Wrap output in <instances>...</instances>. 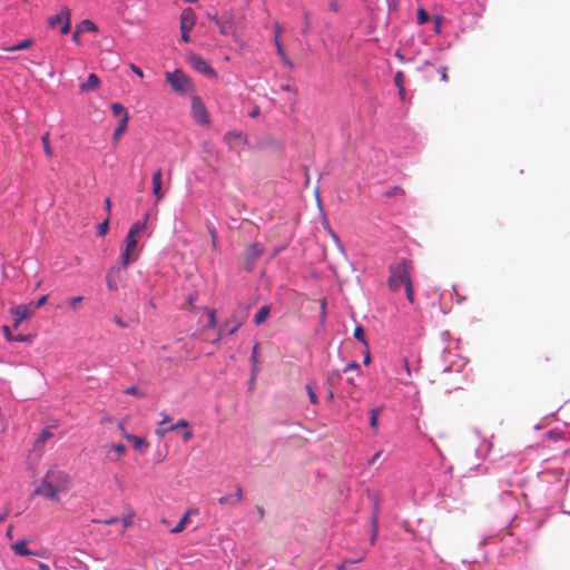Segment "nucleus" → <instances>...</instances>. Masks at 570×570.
I'll return each mask as SVG.
<instances>
[{"instance_id":"1","label":"nucleus","mask_w":570,"mask_h":570,"mask_svg":"<svg viewBox=\"0 0 570 570\" xmlns=\"http://www.w3.org/2000/svg\"><path fill=\"white\" fill-rule=\"evenodd\" d=\"M72 485L71 476L58 466H51L43 475L33 495L43 497L50 501L59 502L61 495L67 494Z\"/></svg>"},{"instance_id":"2","label":"nucleus","mask_w":570,"mask_h":570,"mask_svg":"<svg viewBox=\"0 0 570 570\" xmlns=\"http://www.w3.org/2000/svg\"><path fill=\"white\" fill-rule=\"evenodd\" d=\"M412 271L413 263L406 258H400L389 266L390 276L387 278V286L392 292H396L404 286L406 298L411 304L414 303Z\"/></svg>"},{"instance_id":"3","label":"nucleus","mask_w":570,"mask_h":570,"mask_svg":"<svg viewBox=\"0 0 570 570\" xmlns=\"http://www.w3.org/2000/svg\"><path fill=\"white\" fill-rule=\"evenodd\" d=\"M166 79L176 92L183 95L194 92V86L191 83V80L185 72H183L179 69L171 72H166Z\"/></svg>"},{"instance_id":"4","label":"nucleus","mask_w":570,"mask_h":570,"mask_svg":"<svg viewBox=\"0 0 570 570\" xmlns=\"http://www.w3.org/2000/svg\"><path fill=\"white\" fill-rule=\"evenodd\" d=\"M139 258L138 239L132 236H126L125 247L120 253L118 263L126 268Z\"/></svg>"},{"instance_id":"5","label":"nucleus","mask_w":570,"mask_h":570,"mask_svg":"<svg viewBox=\"0 0 570 570\" xmlns=\"http://www.w3.org/2000/svg\"><path fill=\"white\" fill-rule=\"evenodd\" d=\"M264 253V247L259 243H254L247 246L244 253L245 268L250 272L254 269L256 262Z\"/></svg>"},{"instance_id":"6","label":"nucleus","mask_w":570,"mask_h":570,"mask_svg":"<svg viewBox=\"0 0 570 570\" xmlns=\"http://www.w3.org/2000/svg\"><path fill=\"white\" fill-rule=\"evenodd\" d=\"M196 23V17L193 9L187 8L180 14V32L181 40L188 42L190 40L189 32Z\"/></svg>"},{"instance_id":"7","label":"nucleus","mask_w":570,"mask_h":570,"mask_svg":"<svg viewBox=\"0 0 570 570\" xmlns=\"http://www.w3.org/2000/svg\"><path fill=\"white\" fill-rule=\"evenodd\" d=\"M188 63L191 66L193 69L196 71L209 77L215 78L216 71L214 68H212L208 62L199 55L190 53L187 58Z\"/></svg>"},{"instance_id":"8","label":"nucleus","mask_w":570,"mask_h":570,"mask_svg":"<svg viewBox=\"0 0 570 570\" xmlns=\"http://www.w3.org/2000/svg\"><path fill=\"white\" fill-rule=\"evenodd\" d=\"M191 114L196 122L200 125H207L209 122L207 109L198 96H194L191 99Z\"/></svg>"},{"instance_id":"9","label":"nucleus","mask_w":570,"mask_h":570,"mask_svg":"<svg viewBox=\"0 0 570 570\" xmlns=\"http://www.w3.org/2000/svg\"><path fill=\"white\" fill-rule=\"evenodd\" d=\"M49 24L56 27L62 24L60 32L67 35L70 31V11L69 9H62L58 14L49 19Z\"/></svg>"},{"instance_id":"10","label":"nucleus","mask_w":570,"mask_h":570,"mask_svg":"<svg viewBox=\"0 0 570 570\" xmlns=\"http://www.w3.org/2000/svg\"><path fill=\"white\" fill-rule=\"evenodd\" d=\"M12 551L20 557H27V556H36L40 558H47L48 551L47 550H39V551H32L28 548L27 541L19 540L11 544Z\"/></svg>"},{"instance_id":"11","label":"nucleus","mask_w":570,"mask_h":570,"mask_svg":"<svg viewBox=\"0 0 570 570\" xmlns=\"http://www.w3.org/2000/svg\"><path fill=\"white\" fill-rule=\"evenodd\" d=\"M124 267L117 262L107 273L106 283L109 291H117L118 284L121 279V269Z\"/></svg>"},{"instance_id":"12","label":"nucleus","mask_w":570,"mask_h":570,"mask_svg":"<svg viewBox=\"0 0 570 570\" xmlns=\"http://www.w3.org/2000/svg\"><path fill=\"white\" fill-rule=\"evenodd\" d=\"M153 194L156 197V203H159L164 199L165 195L163 191V171L160 168L156 169L153 174Z\"/></svg>"},{"instance_id":"13","label":"nucleus","mask_w":570,"mask_h":570,"mask_svg":"<svg viewBox=\"0 0 570 570\" xmlns=\"http://www.w3.org/2000/svg\"><path fill=\"white\" fill-rule=\"evenodd\" d=\"M31 313H33L32 311H30L29 306L27 305H18L13 308H11V314L13 315L14 317V324H13V327L14 328H18L19 324L24 321L26 318H28Z\"/></svg>"},{"instance_id":"14","label":"nucleus","mask_w":570,"mask_h":570,"mask_svg":"<svg viewBox=\"0 0 570 570\" xmlns=\"http://www.w3.org/2000/svg\"><path fill=\"white\" fill-rule=\"evenodd\" d=\"M242 500H243V489L240 485H236L235 494L223 495L218 499V502L223 505L230 504V505L235 507L238 503H240Z\"/></svg>"},{"instance_id":"15","label":"nucleus","mask_w":570,"mask_h":570,"mask_svg":"<svg viewBox=\"0 0 570 570\" xmlns=\"http://www.w3.org/2000/svg\"><path fill=\"white\" fill-rule=\"evenodd\" d=\"M224 140L230 146V147H234V146H238V145H244L246 144L247 141V138L244 134L242 132H238V131H229L227 134H225L224 136Z\"/></svg>"},{"instance_id":"16","label":"nucleus","mask_w":570,"mask_h":570,"mask_svg":"<svg viewBox=\"0 0 570 570\" xmlns=\"http://www.w3.org/2000/svg\"><path fill=\"white\" fill-rule=\"evenodd\" d=\"M100 86V79L96 73H90L86 82L80 85V91L87 92L96 90Z\"/></svg>"},{"instance_id":"17","label":"nucleus","mask_w":570,"mask_h":570,"mask_svg":"<svg viewBox=\"0 0 570 570\" xmlns=\"http://www.w3.org/2000/svg\"><path fill=\"white\" fill-rule=\"evenodd\" d=\"M148 218L149 215L146 214L142 222L134 223L129 228L127 236H132L134 238L138 239L139 234H141L146 229Z\"/></svg>"},{"instance_id":"18","label":"nucleus","mask_w":570,"mask_h":570,"mask_svg":"<svg viewBox=\"0 0 570 570\" xmlns=\"http://www.w3.org/2000/svg\"><path fill=\"white\" fill-rule=\"evenodd\" d=\"M195 513H197L196 510H193V509L188 510L184 514V517L179 520V522L170 530V532L171 533H180V532H183L186 529V527H187V524L189 522L190 515L195 514Z\"/></svg>"},{"instance_id":"19","label":"nucleus","mask_w":570,"mask_h":570,"mask_svg":"<svg viewBox=\"0 0 570 570\" xmlns=\"http://www.w3.org/2000/svg\"><path fill=\"white\" fill-rule=\"evenodd\" d=\"M129 116H124L120 118L119 124L117 128L114 131V140L117 142L119 138L124 135V132L127 130Z\"/></svg>"},{"instance_id":"20","label":"nucleus","mask_w":570,"mask_h":570,"mask_svg":"<svg viewBox=\"0 0 570 570\" xmlns=\"http://www.w3.org/2000/svg\"><path fill=\"white\" fill-rule=\"evenodd\" d=\"M209 18L217 24L220 33L229 35L233 30V24L230 21H222L216 16H209Z\"/></svg>"},{"instance_id":"21","label":"nucleus","mask_w":570,"mask_h":570,"mask_svg":"<svg viewBox=\"0 0 570 570\" xmlns=\"http://www.w3.org/2000/svg\"><path fill=\"white\" fill-rule=\"evenodd\" d=\"M108 450H107V454L109 455L111 452H116V456L115 458H110L111 461L116 462L118 461V459L125 453L126 451V446L125 444L122 443H118V444H111V445H108L106 446Z\"/></svg>"},{"instance_id":"22","label":"nucleus","mask_w":570,"mask_h":570,"mask_svg":"<svg viewBox=\"0 0 570 570\" xmlns=\"http://www.w3.org/2000/svg\"><path fill=\"white\" fill-rule=\"evenodd\" d=\"M252 372H253V380L256 379L257 372H258V344H255L252 351Z\"/></svg>"},{"instance_id":"23","label":"nucleus","mask_w":570,"mask_h":570,"mask_svg":"<svg viewBox=\"0 0 570 570\" xmlns=\"http://www.w3.org/2000/svg\"><path fill=\"white\" fill-rule=\"evenodd\" d=\"M372 527H373V531H372V535H371V543L374 544L376 537H377V531H379V508H377V505L375 507V511L372 517Z\"/></svg>"},{"instance_id":"24","label":"nucleus","mask_w":570,"mask_h":570,"mask_svg":"<svg viewBox=\"0 0 570 570\" xmlns=\"http://www.w3.org/2000/svg\"><path fill=\"white\" fill-rule=\"evenodd\" d=\"M269 315V307L262 306L257 314L255 315L254 322L256 325L263 324Z\"/></svg>"},{"instance_id":"25","label":"nucleus","mask_w":570,"mask_h":570,"mask_svg":"<svg viewBox=\"0 0 570 570\" xmlns=\"http://www.w3.org/2000/svg\"><path fill=\"white\" fill-rule=\"evenodd\" d=\"M32 45H33V41L31 39H26L12 47L6 48V50L9 52L26 50V49H29Z\"/></svg>"},{"instance_id":"26","label":"nucleus","mask_w":570,"mask_h":570,"mask_svg":"<svg viewBox=\"0 0 570 570\" xmlns=\"http://www.w3.org/2000/svg\"><path fill=\"white\" fill-rule=\"evenodd\" d=\"M239 326H240V323H235L233 326L229 327V322H226L219 328V336H222L223 334L233 335L234 333L237 332Z\"/></svg>"},{"instance_id":"27","label":"nucleus","mask_w":570,"mask_h":570,"mask_svg":"<svg viewBox=\"0 0 570 570\" xmlns=\"http://www.w3.org/2000/svg\"><path fill=\"white\" fill-rule=\"evenodd\" d=\"M77 29L81 32H92L97 30V26L90 20H83L77 27Z\"/></svg>"},{"instance_id":"28","label":"nucleus","mask_w":570,"mask_h":570,"mask_svg":"<svg viewBox=\"0 0 570 570\" xmlns=\"http://www.w3.org/2000/svg\"><path fill=\"white\" fill-rule=\"evenodd\" d=\"M125 438H126L128 441L132 442L134 448H135L136 450H141V448H142L144 445H146V441H145V439H142V438H139V436H136V435H132V434H126V435H125Z\"/></svg>"},{"instance_id":"29","label":"nucleus","mask_w":570,"mask_h":570,"mask_svg":"<svg viewBox=\"0 0 570 570\" xmlns=\"http://www.w3.org/2000/svg\"><path fill=\"white\" fill-rule=\"evenodd\" d=\"M51 436H52V433L48 429L42 430V432L39 434V436L36 441V446L42 448L45 445V443L47 442V440H49Z\"/></svg>"},{"instance_id":"30","label":"nucleus","mask_w":570,"mask_h":570,"mask_svg":"<svg viewBox=\"0 0 570 570\" xmlns=\"http://www.w3.org/2000/svg\"><path fill=\"white\" fill-rule=\"evenodd\" d=\"M341 380V372L337 370L331 371L327 374V383L330 387H335L336 383Z\"/></svg>"},{"instance_id":"31","label":"nucleus","mask_w":570,"mask_h":570,"mask_svg":"<svg viewBox=\"0 0 570 570\" xmlns=\"http://www.w3.org/2000/svg\"><path fill=\"white\" fill-rule=\"evenodd\" d=\"M41 142L43 145V150H45L46 156L49 158L52 157L53 153L50 147L49 132H46L42 135Z\"/></svg>"},{"instance_id":"32","label":"nucleus","mask_w":570,"mask_h":570,"mask_svg":"<svg viewBox=\"0 0 570 570\" xmlns=\"http://www.w3.org/2000/svg\"><path fill=\"white\" fill-rule=\"evenodd\" d=\"M111 110H112L114 116H116V117L120 116L122 118L124 116H129L126 108L119 102L112 104Z\"/></svg>"},{"instance_id":"33","label":"nucleus","mask_w":570,"mask_h":570,"mask_svg":"<svg viewBox=\"0 0 570 570\" xmlns=\"http://www.w3.org/2000/svg\"><path fill=\"white\" fill-rule=\"evenodd\" d=\"M382 412V407H375L371 410L370 425L373 429H377L379 415Z\"/></svg>"},{"instance_id":"34","label":"nucleus","mask_w":570,"mask_h":570,"mask_svg":"<svg viewBox=\"0 0 570 570\" xmlns=\"http://www.w3.org/2000/svg\"><path fill=\"white\" fill-rule=\"evenodd\" d=\"M354 337L360 341L363 345L367 346V341L365 338L364 328L361 325H357L354 328Z\"/></svg>"},{"instance_id":"35","label":"nucleus","mask_w":570,"mask_h":570,"mask_svg":"<svg viewBox=\"0 0 570 570\" xmlns=\"http://www.w3.org/2000/svg\"><path fill=\"white\" fill-rule=\"evenodd\" d=\"M306 391H307V394H308L309 402H311L312 404H317V403H318V397H317V395H316V393H315L314 385H313V384H311V383H308V384L306 385Z\"/></svg>"},{"instance_id":"36","label":"nucleus","mask_w":570,"mask_h":570,"mask_svg":"<svg viewBox=\"0 0 570 570\" xmlns=\"http://www.w3.org/2000/svg\"><path fill=\"white\" fill-rule=\"evenodd\" d=\"M275 43H276V47H277V52L279 55V57L282 58V60L288 66V67H292V62L286 58L285 53H284V50H283V47L282 45L279 43V40H278V37L275 38Z\"/></svg>"},{"instance_id":"37","label":"nucleus","mask_w":570,"mask_h":570,"mask_svg":"<svg viewBox=\"0 0 570 570\" xmlns=\"http://www.w3.org/2000/svg\"><path fill=\"white\" fill-rule=\"evenodd\" d=\"M405 76L402 71H397L394 76V83L397 89L404 88Z\"/></svg>"},{"instance_id":"38","label":"nucleus","mask_w":570,"mask_h":570,"mask_svg":"<svg viewBox=\"0 0 570 570\" xmlns=\"http://www.w3.org/2000/svg\"><path fill=\"white\" fill-rule=\"evenodd\" d=\"M429 13L426 12V10H424L423 8H420L417 10V23L419 24H424L429 21Z\"/></svg>"},{"instance_id":"39","label":"nucleus","mask_w":570,"mask_h":570,"mask_svg":"<svg viewBox=\"0 0 570 570\" xmlns=\"http://www.w3.org/2000/svg\"><path fill=\"white\" fill-rule=\"evenodd\" d=\"M109 228V218L105 219L101 224L98 225L97 235L105 236Z\"/></svg>"},{"instance_id":"40","label":"nucleus","mask_w":570,"mask_h":570,"mask_svg":"<svg viewBox=\"0 0 570 570\" xmlns=\"http://www.w3.org/2000/svg\"><path fill=\"white\" fill-rule=\"evenodd\" d=\"M217 325V318H216V313L214 309H209L208 311V323H207V327L208 328H214L216 327Z\"/></svg>"},{"instance_id":"41","label":"nucleus","mask_w":570,"mask_h":570,"mask_svg":"<svg viewBox=\"0 0 570 570\" xmlns=\"http://www.w3.org/2000/svg\"><path fill=\"white\" fill-rule=\"evenodd\" d=\"M180 428H183V429H190L188 421L185 420V419H179L177 421V423L170 425V430H173V431H175L177 429H180Z\"/></svg>"},{"instance_id":"42","label":"nucleus","mask_w":570,"mask_h":570,"mask_svg":"<svg viewBox=\"0 0 570 570\" xmlns=\"http://www.w3.org/2000/svg\"><path fill=\"white\" fill-rule=\"evenodd\" d=\"M83 297L82 296H76V297H71L68 299V304L69 306L72 308V309H78L79 307V304L82 302Z\"/></svg>"},{"instance_id":"43","label":"nucleus","mask_w":570,"mask_h":570,"mask_svg":"<svg viewBox=\"0 0 570 570\" xmlns=\"http://www.w3.org/2000/svg\"><path fill=\"white\" fill-rule=\"evenodd\" d=\"M134 512L130 511L124 519H122V523H124V528L127 529V528H130L132 525V519H134Z\"/></svg>"},{"instance_id":"44","label":"nucleus","mask_w":570,"mask_h":570,"mask_svg":"<svg viewBox=\"0 0 570 570\" xmlns=\"http://www.w3.org/2000/svg\"><path fill=\"white\" fill-rule=\"evenodd\" d=\"M126 394H129V395H136V396H140V397H144L145 394L140 393L138 387L137 386H129L127 387L125 391H124Z\"/></svg>"},{"instance_id":"45","label":"nucleus","mask_w":570,"mask_h":570,"mask_svg":"<svg viewBox=\"0 0 570 570\" xmlns=\"http://www.w3.org/2000/svg\"><path fill=\"white\" fill-rule=\"evenodd\" d=\"M48 299V295H42L38 301L37 303L33 305V309L32 312H35L36 309L40 308L41 306H43L46 304Z\"/></svg>"},{"instance_id":"46","label":"nucleus","mask_w":570,"mask_h":570,"mask_svg":"<svg viewBox=\"0 0 570 570\" xmlns=\"http://www.w3.org/2000/svg\"><path fill=\"white\" fill-rule=\"evenodd\" d=\"M193 438H194L193 430H191V429H184L183 440H184L185 442H188V441H190Z\"/></svg>"},{"instance_id":"47","label":"nucleus","mask_w":570,"mask_h":570,"mask_svg":"<svg viewBox=\"0 0 570 570\" xmlns=\"http://www.w3.org/2000/svg\"><path fill=\"white\" fill-rule=\"evenodd\" d=\"M352 370L358 371L360 370V365L356 362H351V363H348L344 367L343 372L346 373V372L352 371Z\"/></svg>"},{"instance_id":"48","label":"nucleus","mask_w":570,"mask_h":570,"mask_svg":"<svg viewBox=\"0 0 570 570\" xmlns=\"http://www.w3.org/2000/svg\"><path fill=\"white\" fill-rule=\"evenodd\" d=\"M170 430V426L168 428H158L156 430V434L159 436V438H164Z\"/></svg>"},{"instance_id":"49","label":"nucleus","mask_w":570,"mask_h":570,"mask_svg":"<svg viewBox=\"0 0 570 570\" xmlns=\"http://www.w3.org/2000/svg\"><path fill=\"white\" fill-rule=\"evenodd\" d=\"M2 331H3L4 336H6V338H7L8 341H12V340H13V336H14V335H12V333H11V331H10L9 326L4 325V326L2 327Z\"/></svg>"},{"instance_id":"50","label":"nucleus","mask_w":570,"mask_h":570,"mask_svg":"<svg viewBox=\"0 0 570 570\" xmlns=\"http://www.w3.org/2000/svg\"><path fill=\"white\" fill-rule=\"evenodd\" d=\"M440 73H441V80L446 82L449 80V77H448V67L443 66L441 69H440Z\"/></svg>"},{"instance_id":"51","label":"nucleus","mask_w":570,"mask_h":570,"mask_svg":"<svg viewBox=\"0 0 570 570\" xmlns=\"http://www.w3.org/2000/svg\"><path fill=\"white\" fill-rule=\"evenodd\" d=\"M130 69H131V70H132L137 76H139V77H144V72H142V70H141L139 67H137L136 65H131V66H130Z\"/></svg>"},{"instance_id":"52","label":"nucleus","mask_w":570,"mask_h":570,"mask_svg":"<svg viewBox=\"0 0 570 570\" xmlns=\"http://www.w3.org/2000/svg\"><path fill=\"white\" fill-rule=\"evenodd\" d=\"M321 314H322V317H323V318H324V317H325V315H326V299H325V298H323V299L321 301Z\"/></svg>"},{"instance_id":"53","label":"nucleus","mask_w":570,"mask_h":570,"mask_svg":"<svg viewBox=\"0 0 570 570\" xmlns=\"http://www.w3.org/2000/svg\"><path fill=\"white\" fill-rule=\"evenodd\" d=\"M403 367H404L407 376H411V367H410V363L406 358L403 360Z\"/></svg>"},{"instance_id":"54","label":"nucleus","mask_w":570,"mask_h":570,"mask_svg":"<svg viewBox=\"0 0 570 570\" xmlns=\"http://www.w3.org/2000/svg\"><path fill=\"white\" fill-rule=\"evenodd\" d=\"M14 342H26V341H29V336H26V335H17V336H13V340Z\"/></svg>"},{"instance_id":"55","label":"nucleus","mask_w":570,"mask_h":570,"mask_svg":"<svg viewBox=\"0 0 570 570\" xmlns=\"http://www.w3.org/2000/svg\"><path fill=\"white\" fill-rule=\"evenodd\" d=\"M382 453H383V451H382V450L377 451V452L373 455V458L370 460V464H373L375 461H377V460L381 458Z\"/></svg>"},{"instance_id":"56","label":"nucleus","mask_w":570,"mask_h":570,"mask_svg":"<svg viewBox=\"0 0 570 570\" xmlns=\"http://www.w3.org/2000/svg\"><path fill=\"white\" fill-rule=\"evenodd\" d=\"M79 38H80V31L78 29L75 30L73 35H72V40L76 42V43H79Z\"/></svg>"},{"instance_id":"57","label":"nucleus","mask_w":570,"mask_h":570,"mask_svg":"<svg viewBox=\"0 0 570 570\" xmlns=\"http://www.w3.org/2000/svg\"><path fill=\"white\" fill-rule=\"evenodd\" d=\"M117 521H118V518L117 517H112L110 519H107V520L102 521V523L109 525V524L116 523Z\"/></svg>"},{"instance_id":"58","label":"nucleus","mask_w":570,"mask_h":570,"mask_svg":"<svg viewBox=\"0 0 570 570\" xmlns=\"http://www.w3.org/2000/svg\"><path fill=\"white\" fill-rule=\"evenodd\" d=\"M163 415V421L160 422V425H164L166 423H169L171 421L170 416L165 414V413H161Z\"/></svg>"},{"instance_id":"59","label":"nucleus","mask_w":570,"mask_h":570,"mask_svg":"<svg viewBox=\"0 0 570 570\" xmlns=\"http://www.w3.org/2000/svg\"><path fill=\"white\" fill-rule=\"evenodd\" d=\"M259 115V108L258 107H255L250 112H249V116L250 117H257Z\"/></svg>"},{"instance_id":"60","label":"nucleus","mask_w":570,"mask_h":570,"mask_svg":"<svg viewBox=\"0 0 570 570\" xmlns=\"http://www.w3.org/2000/svg\"><path fill=\"white\" fill-rule=\"evenodd\" d=\"M397 90H399V96H400L401 100L404 101L405 100V95H406L405 94V87L402 88V89H397Z\"/></svg>"},{"instance_id":"61","label":"nucleus","mask_w":570,"mask_h":570,"mask_svg":"<svg viewBox=\"0 0 570 570\" xmlns=\"http://www.w3.org/2000/svg\"><path fill=\"white\" fill-rule=\"evenodd\" d=\"M210 234H212L213 246L216 247V245H217V236H216L214 230H212Z\"/></svg>"},{"instance_id":"62","label":"nucleus","mask_w":570,"mask_h":570,"mask_svg":"<svg viewBox=\"0 0 570 570\" xmlns=\"http://www.w3.org/2000/svg\"><path fill=\"white\" fill-rule=\"evenodd\" d=\"M105 205H106V209L108 213H110V209H111V202H110V198H106L105 200Z\"/></svg>"},{"instance_id":"63","label":"nucleus","mask_w":570,"mask_h":570,"mask_svg":"<svg viewBox=\"0 0 570 570\" xmlns=\"http://www.w3.org/2000/svg\"><path fill=\"white\" fill-rule=\"evenodd\" d=\"M39 570H50V568L46 563H39L38 564Z\"/></svg>"},{"instance_id":"64","label":"nucleus","mask_w":570,"mask_h":570,"mask_svg":"<svg viewBox=\"0 0 570 570\" xmlns=\"http://www.w3.org/2000/svg\"><path fill=\"white\" fill-rule=\"evenodd\" d=\"M347 562H351V563H352L353 561H351V560H346L344 563L340 564V566L336 568V570H345V564H346Z\"/></svg>"}]
</instances>
